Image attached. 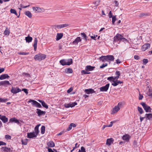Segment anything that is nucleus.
<instances>
[{"mask_svg": "<svg viewBox=\"0 0 152 152\" xmlns=\"http://www.w3.org/2000/svg\"><path fill=\"white\" fill-rule=\"evenodd\" d=\"M122 40L123 42L128 41L127 39L124 38V37L121 34H117L113 38V42H117L118 41H120Z\"/></svg>", "mask_w": 152, "mask_h": 152, "instance_id": "1", "label": "nucleus"}, {"mask_svg": "<svg viewBox=\"0 0 152 152\" xmlns=\"http://www.w3.org/2000/svg\"><path fill=\"white\" fill-rule=\"evenodd\" d=\"M59 62L63 66L70 65L73 63L72 60V58L69 59L68 60V62H66V60L63 59L61 60Z\"/></svg>", "mask_w": 152, "mask_h": 152, "instance_id": "2", "label": "nucleus"}, {"mask_svg": "<svg viewBox=\"0 0 152 152\" xmlns=\"http://www.w3.org/2000/svg\"><path fill=\"white\" fill-rule=\"evenodd\" d=\"M46 57V55L41 53H39L36 55L34 57V59L36 60L39 61L44 59Z\"/></svg>", "mask_w": 152, "mask_h": 152, "instance_id": "3", "label": "nucleus"}, {"mask_svg": "<svg viewBox=\"0 0 152 152\" xmlns=\"http://www.w3.org/2000/svg\"><path fill=\"white\" fill-rule=\"evenodd\" d=\"M140 104L142 105L146 112H151V109L150 107L147 105L145 103L142 102L140 103Z\"/></svg>", "mask_w": 152, "mask_h": 152, "instance_id": "4", "label": "nucleus"}, {"mask_svg": "<svg viewBox=\"0 0 152 152\" xmlns=\"http://www.w3.org/2000/svg\"><path fill=\"white\" fill-rule=\"evenodd\" d=\"M28 102V103L32 102V105H33L36 107L40 108L42 107L41 104L35 100L30 99Z\"/></svg>", "mask_w": 152, "mask_h": 152, "instance_id": "5", "label": "nucleus"}, {"mask_svg": "<svg viewBox=\"0 0 152 152\" xmlns=\"http://www.w3.org/2000/svg\"><path fill=\"white\" fill-rule=\"evenodd\" d=\"M110 83L107 84L105 86L101 87L99 88L100 91H107L109 88Z\"/></svg>", "mask_w": 152, "mask_h": 152, "instance_id": "6", "label": "nucleus"}, {"mask_svg": "<svg viewBox=\"0 0 152 152\" xmlns=\"http://www.w3.org/2000/svg\"><path fill=\"white\" fill-rule=\"evenodd\" d=\"M21 91V90L18 87H12V89L11 90V92L14 94H16Z\"/></svg>", "mask_w": 152, "mask_h": 152, "instance_id": "7", "label": "nucleus"}, {"mask_svg": "<svg viewBox=\"0 0 152 152\" xmlns=\"http://www.w3.org/2000/svg\"><path fill=\"white\" fill-rule=\"evenodd\" d=\"M32 9L34 11H35V12H40L44 11L43 9L38 7H33Z\"/></svg>", "mask_w": 152, "mask_h": 152, "instance_id": "8", "label": "nucleus"}, {"mask_svg": "<svg viewBox=\"0 0 152 152\" xmlns=\"http://www.w3.org/2000/svg\"><path fill=\"white\" fill-rule=\"evenodd\" d=\"M37 110L36 113L38 116H40L42 115L43 116L45 114V111H42L39 109H37Z\"/></svg>", "mask_w": 152, "mask_h": 152, "instance_id": "9", "label": "nucleus"}, {"mask_svg": "<svg viewBox=\"0 0 152 152\" xmlns=\"http://www.w3.org/2000/svg\"><path fill=\"white\" fill-rule=\"evenodd\" d=\"M69 26V25L67 24H62L59 25H55L54 27L56 29V28L58 29L61 28H63Z\"/></svg>", "mask_w": 152, "mask_h": 152, "instance_id": "10", "label": "nucleus"}, {"mask_svg": "<svg viewBox=\"0 0 152 152\" xmlns=\"http://www.w3.org/2000/svg\"><path fill=\"white\" fill-rule=\"evenodd\" d=\"M37 135L34 133V132L27 133V137L29 138H32L37 137Z\"/></svg>", "mask_w": 152, "mask_h": 152, "instance_id": "11", "label": "nucleus"}, {"mask_svg": "<svg viewBox=\"0 0 152 152\" xmlns=\"http://www.w3.org/2000/svg\"><path fill=\"white\" fill-rule=\"evenodd\" d=\"M150 47V44L149 43H146L142 47V51H145Z\"/></svg>", "mask_w": 152, "mask_h": 152, "instance_id": "12", "label": "nucleus"}, {"mask_svg": "<svg viewBox=\"0 0 152 152\" xmlns=\"http://www.w3.org/2000/svg\"><path fill=\"white\" fill-rule=\"evenodd\" d=\"M10 85V83L7 80H4L0 82V86L3 85L6 86L7 85Z\"/></svg>", "mask_w": 152, "mask_h": 152, "instance_id": "13", "label": "nucleus"}, {"mask_svg": "<svg viewBox=\"0 0 152 152\" xmlns=\"http://www.w3.org/2000/svg\"><path fill=\"white\" fill-rule=\"evenodd\" d=\"M95 68V66L88 65L86 67L85 70L87 71H92Z\"/></svg>", "mask_w": 152, "mask_h": 152, "instance_id": "14", "label": "nucleus"}, {"mask_svg": "<svg viewBox=\"0 0 152 152\" xmlns=\"http://www.w3.org/2000/svg\"><path fill=\"white\" fill-rule=\"evenodd\" d=\"M106 57L107 61H113L115 59L114 57L112 55H107Z\"/></svg>", "mask_w": 152, "mask_h": 152, "instance_id": "15", "label": "nucleus"}, {"mask_svg": "<svg viewBox=\"0 0 152 152\" xmlns=\"http://www.w3.org/2000/svg\"><path fill=\"white\" fill-rule=\"evenodd\" d=\"M1 149L2 152H9L11 150L10 148L4 147H2Z\"/></svg>", "mask_w": 152, "mask_h": 152, "instance_id": "16", "label": "nucleus"}, {"mask_svg": "<svg viewBox=\"0 0 152 152\" xmlns=\"http://www.w3.org/2000/svg\"><path fill=\"white\" fill-rule=\"evenodd\" d=\"M0 119H1L4 123H6L8 121V119L5 116H2L0 117Z\"/></svg>", "mask_w": 152, "mask_h": 152, "instance_id": "17", "label": "nucleus"}, {"mask_svg": "<svg viewBox=\"0 0 152 152\" xmlns=\"http://www.w3.org/2000/svg\"><path fill=\"white\" fill-rule=\"evenodd\" d=\"M37 42L38 40L37 38L36 37L34 39V43L33 44L34 50L35 51H36L37 50Z\"/></svg>", "mask_w": 152, "mask_h": 152, "instance_id": "18", "label": "nucleus"}, {"mask_svg": "<svg viewBox=\"0 0 152 152\" xmlns=\"http://www.w3.org/2000/svg\"><path fill=\"white\" fill-rule=\"evenodd\" d=\"M81 39H80V37H77L75 40L73 42V44L74 45H76L78 43L80 42H81Z\"/></svg>", "mask_w": 152, "mask_h": 152, "instance_id": "19", "label": "nucleus"}, {"mask_svg": "<svg viewBox=\"0 0 152 152\" xmlns=\"http://www.w3.org/2000/svg\"><path fill=\"white\" fill-rule=\"evenodd\" d=\"M85 91L87 94H92L93 93L95 92V91H94V90L93 89L91 88L85 89Z\"/></svg>", "mask_w": 152, "mask_h": 152, "instance_id": "20", "label": "nucleus"}, {"mask_svg": "<svg viewBox=\"0 0 152 152\" xmlns=\"http://www.w3.org/2000/svg\"><path fill=\"white\" fill-rule=\"evenodd\" d=\"M40 125V124L37 125L34 128V133L36 134V135H38V134L39 132V127Z\"/></svg>", "mask_w": 152, "mask_h": 152, "instance_id": "21", "label": "nucleus"}, {"mask_svg": "<svg viewBox=\"0 0 152 152\" xmlns=\"http://www.w3.org/2000/svg\"><path fill=\"white\" fill-rule=\"evenodd\" d=\"M150 15V14L148 12L141 13L139 15L140 17H145L146 16H148Z\"/></svg>", "mask_w": 152, "mask_h": 152, "instance_id": "22", "label": "nucleus"}, {"mask_svg": "<svg viewBox=\"0 0 152 152\" xmlns=\"http://www.w3.org/2000/svg\"><path fill=\"white\" fill-rule=\"evenodd\" d=\"M114 140L112 138H110L107 140L106 144L107 145H110L111 143H113Z\"/></svg>", "mask_w": 152, "mask_h": 152, "instance_id": "23", "label": "nucleus"}, {"mask_svg": "<svg viewBox=\"0 0 152 152\" xmlns=\"http://www.w3.org/2000/svg\"><path fill=\"white\" fill-rule=\"evenodd\" d=\"M10 77L7 74H3L1 75L0 76V80H2L6 79V78H8Z\"/></svg>", "mask_w": 152, "mask_h": 152, "instance_id": "24", "label": "nucleus"}, {"mask_svg": "<svg viewBox=\"0 0 152 152\" xmlns=\"http://www.w3.org/2000/svg\"><path fill=\"white\" fill-rule=\"evenodd\" d=\"M63 36V33H57L56 35V40H58L61 39Z\"/></svg>", "mask_w": 152, "mask_h": 152, "instance_id": "25", "label": "nucleus"}, {"mask_svg": "<svg viewBox=\"0 0 152 152\" xmlns=\"http://www.w3.org/2000/svg\"><path fill=\"white\" fill-rule=\"evenodd\" d=\"M146 118L148 120H152V113H146L145 115Z\"/></svg>", "mask_w": 152, "mask_h": 152, "instance_id": "26", "label": "nucleus"}, {"mask_svg": "<svg viewBox=\"0 0 152 152\" xmlns=\"http://www.w3.org/2000/svg\"><path fill=\"white\" fill-rule=\"evenodd\" d=\"M47 145L50 147H53L55 146V144L54 142L51 141L48 142L47 143Z\"/></svg>", "mask_w": 152, "mask_h": 152, "instance_id": "27", "label": "nucleus"}, {"mask_svg": "<svg viewBox=\"0 0 152 152\" xmlns=\"http://www.w3.org/2000/svg\"><path fill=\"white\" fill-rule=\"evenodd\" d=\"M120 108L119 107H118V106H115L113 109V113H111L112 114H113V113H116L120 110Z\"/></svg>", "mask_w": 152, "mask_h": 152, "instance_id": "28", "label": "nucleus"}, {"mask_svg": "<svg viewBox=\"0 0 152 152\" xmlns=\"http://www.w3.org/2000/svg\"><path fill=\"white\" fill-rule=\"evenodd\" d=\"M25 40L26 42L29 43L32 41V38L28 35L25 37Z\"/></svg>", "mask_w": 152, "mask_h": 152, "instance_id": "29", "label": "nucleus"}, {"mask_svg": "<svg viewBox=\"0 0 152 152\" xmlns=\"http://www.w3.org/2000/svg\"><path fill=\"white\" fill-rule=\"evenodd\" d=\"M25 14L30 18L32 17V14L29 11H26L25 12Z\"/></svg>", "mask_w": 152, "mask_h": 152, "instance_id": "30", "label": "nucleus"}, {"mask_svg": "<svg viewBox=\"0 0 152 152\" xmlns=\"http://www.w3.org/2000/svg\"><path fill=\"white\" fill-rule=\"evenodd\" d=\"M130 137L128 135H124L123 136L122 138L123 140L128 141L130 138Z\"/></svg>", "mask_w": 152, "mask_h": 152, "instance_id": "31", "label": "nucleus"}, {"mask_svg": "<svg viewBox=\"0 0 152 152\" xmlns=\"http://www.w3.org/2000/svg\"><path fill=\"white\" fill-rule=\"evenodd\" d=\"M10 33V31L7 28H6L4 32V34L5 35L8 36Z\"/></svg>", "mask_w": 152, "mask_h": 152, "instance_id": "32", "label": "nucleus"}, {"mask_svg": "<svg viewBox=\"0 0 152 152\" xmlns=\"http://www.w3.org/2000/svg\"><path fill=\"white\" fill-rule=\"evenodd\" d=\"M65 72L66 73H72V69L70 68H66L65 69Z\"/></svg>", "mask_w": 152, "mask_h": 152, "instance_id": "33", "label": "nucleus"}, {"mask_svg": "<svg viewBox=\"0 0 152 152\" xmlns=\"http://www.w3.org/2000/svg\"><path fill=\"white\" fill-rule=\"evenodd\" d=\"M99 59L102 61V62H104L105 60L107 61L106 56H102L101 57H100Z\"/></svg>", "mask_w": 152, "mask_h": 152, "instance_id": "34", "label": "nucleus"}, {"mask_svg": "<svg viewBox=\"0 0 152 152\" xmlns=\"http://www.w3.org/2000/svg\"><path fill=\"white\" fill-rule=\"evenodd\" d=\"M45 127L44 126H42L41 128V133L44 134L45 133Z\"/></svg>", "mask_w": 152, "mask_h": 152, "instance_id": "35", "label": "nucleus"}, {"mask_svg": "<svg viewBox=\"0 0 152 152\" xmlns=\"http://www.w3.org/2000/svg\"><path fill=\"white\" fill-rule=\"evenodd\" d=\"M81 73L83 75L89 74L91 73L90 72L86 71V70H82L81 71Z\"/></svg>", "mask_w": 152, "mask_h": 152, "instance_id": "36", "label": "nucleus"}, {"mask_svg": "<svg viewBox=\"0 0 152 152\" xmlns=\"http://www.w3.org/2000/svg\"><path fill=\"white\" fill-rule=\"evenodd\" d=\"M10 12L11 13L14 14L18 16L17 12L15 9H11L10 10Z\"/></svg>", "mask_w": 152, "mask_h": 152, "instance_id": "37", "label": "nucleus"}, {"mask_svg": "<svg viewBox=\"0 0 152 152\" xmlns=\"http://www.w3.org/2000/svg\"><path fill=\"white\" fill-rule=\"evenodd\" d=\"M46 109H48V105L44 101L41 104Z\"/></svg>", "mask_w": 152, "mask_h": 152, "instance_id": "38", "label": "nucleus"}, {"mask_svg": "<svg viewBox=\"0 0 152 152\" xmlns=\"http://www.w3.org/2000/svg\"><path fill=\"white\" fill-rule=\"evenodd\" d=\"M115 75H116V78H119L121 74L119 71H117L115 72Z\"/></svg>", "mask_w": 152, "mask_h": 152, "instance_id": "39", "label": "nucleus"}, {"mask_svg": "<svg viewBox=\"0 0 152 152\" xmlns=\"http://www.w3.org/2000/svg\"><path fill=\"white\" fill-rule=\"evenodd\" d=\"M137 109L138 111L139 112L140 114H142L143 113V110L141 107H140L138 106L137 107Z\"/></svg>", "mask_w": 152, "mask_h": 152, "instance_id": "40", "label": "nucleus"}, {"mask_svg": "<svg viewBox=\"0 0 152 152\" xmlns=\"http://www.w3.org/2000/svg\"><path fill=\"white\" fill-rule=\"evenodd\" d=\"M112 81L113 82V83H112V85L113 86H115L118 85L117 81L113 80Z\"/></svg>", "mask_w": 152, "mask_h": 152, "instance_id": "41", "label": "nucleus"}, {"mask_svg": "<svg viewBox=\"0 0 152 152\" xmlns=\"http://www.w3.org/2000/svg\"><path fill=\"white\" fill-rule=\"evenodd\" d=\"M18 54L20 55H27L29 54V53L24 52H20L18 53Z\"/></svg>", "mask_w": 152, "mask_h": 152, "instance_id": "42", "label": "nucleus"}, {"mask_svg": "<svg viewBox=\"0 0 152 152\" xmlns=\"http://www.w3.org/2000/svg\"><path fill=\"white\" fill-rule=\"evenodd\" d=\"M112 18V23L113 24H114L115 21L116 20V16H113Z\"/></svg>", "mask_w": 152, "mask_h": 152, "instance_id": "43", "label": "nucleus"}, {"mask_svg": "<svg viewBox=\"0 0 152 152\" xmlns=\"http://www.w3.org/2000/svg\"><path fill=\"white\" fill-rule=\"evenodd\" d=\"M8 100L7 99H3L1 98H0V102H5Z\"/></svg>", "mask_w": 152, "mask_h": 152, "instance_id": "44", "label": "nucleus"}, {"mask_svg": "<svg viewBox=\"0 0 152 152\" xmlns=\"http://www.w3.org/2000/svg\"><path fill=\"white\" fill-rule=\"evenodd\" d=\"M22 144L23 145H26L27 144V139H26L24 141L23 140H21Z\"/></svg>", "mask_w": 152, "mask_h": 152, "instance_id": "45", "label": "nucleus"}, {"mask_svg": "<svg viewBox=\"0 0 152 152\" xmlns=\"http://www.w3.org/2000/svg\"><path fill=\"white\" fill-rule=\"evenodd\" d=\"M81 34L82 37H83L84 38L86 39V40L87 37L86 34L84 33H82Z\"/></svg>", "mask_w": 152, "mask_h": 152, "instance_id": "46", "label": "nucleus"}, {"mask_svg": "<svg viewBox=\"0 0 152 152\" xmlns=\"http://www.w3.org/2000/svg\"><path fill=\"white\" fill-rule=\"evenodd\" d=\"M77 103L76 102H74L72 103V104L70 103V107H72L77 105Z\"/></svg>", "mask_w": 152, "mask_h": 152, "instance_id": "47", "label": "nucleus"}, {"mask_svg": "<svg viewBox=\"0 0 152 152\" xmlns=\"http://www.w3.org/2000/svg\"><path fill=\"white\" fill-rule=\"evenodd\" d=\"M22 91H23L26 94H28V90L26 88H23L22 90Z\"/></svg>", "mask_w": 152, "mask_h": 152, "instance_id": "48", "label": "nucleus"}, {"mask_svg": "<svg viewBox=\"0 0 152 152\" xmlns=\"http://www.w3.org/2000/svg\"><path fill=\"white\" fill-rule=\"evenodd\" d=\"M5 138L7 140H10L11 139V137L10 135H6L5 136Z\"/></svg>", "mask_w": 152, "mask_h": 152, "instance_id": "49", "label": "nucleus"}, {"mask_svg": "<svg viewBox=\"0 0 152 152\" xmlns=\"http://www.w3.org/2000/svg\"><path fill=\"white\" fill-rule=\"evenodd\" d=\"M15 117L11 118L10 119L9 122L11 123L15 122Z\"/></svg>", "mask_w": 152, "mask_h": 152, "instance_id": "50", "label": "nucleus"}, {"mask_svg": "<svg viewBox=\"0 0 152 152\" xmlns=\"http://www.w3.org/2000/svg\"><path fill=\"white\" fill-rule=\"evenodd\" d=\"M107 63H105V64H102V65L100 66V68L102 69L105 66H107Z\"/></svg>", "mask_w": 152, "mask_h": 152, "instance_id": "51", "label": "nucleus"}, {"mask_svg": "<svg viewBox=\"0 0 152 152\" xmlns=\"http://www.w3.org/2000/svg\"><path fill=\"white\" fill-rule=\"evenodd\" d=\"M64 106L66 108H69L70 107V103L65 104H64Z\"/></svg>", "mask_w": 152, "mask_h": 152, "instance_id": "52", "label": "nucleus"}, {"mask_svg": "<svg viewBox=\"0 0 152 152\" xmlns=\"http://www.w3.org/2000/svg\"><path fill=\"white\" fill-rule=\"evenodd\" d=\"M23 75L24 76H26V77H28L30 76V75L28 73H23Z\"/></svg>", "mask_w": 152, "mask_h": 152, "instance_id": "53", "label": "nucleus"}, {"mask_svg": "<svg viewBox=\"0 0 152 152\" xmlns=\"http://www.w3.org/2000/svg\"><path fill=\"white\" fill-rule=\"evenodd\" d=\"M143 63L145 64L148 62V61L147 59H144L143 60Z\"/></svg>", "mask_w": 152, "mask_h": 152, "instance_id": "54", "label": "nucleus"}, {"mask_svg": "<svg viewBox=\"0 0 152 152\" xmlns=\"http://www.w3.org/2000/svg\"><path fill=\"white\" fill-rule=\"evenodd\" d=\"M80 151L81 152H86L85 149L84 147H81Z\"/></svg>", "mask_w": 152, "mask_h": 152, "instance_id": "55", "label": "nucleus"}, {"mask_svg": "<svg viewBox=\"0 0 152 152\" xmlns=\"http://www.w3.org/2000/svg\"><path fill=\"white\" fill-rule=\"evenodd\" d=\"M99 1H98L94 2V4L96 5V6H97L99 4Z\"/></svg>", "mask_w": 152, "mask_h": 152, "instance_id": "56", "label": "nucleus"}, {"mask_svg": "<svg viewBox=\"0 0 152 152\" xmlns=\"http://www.w3.org/2000/svg\"><path fill=\"white\" fill-rule=\"evenodd\" d=\"M113 15L111 11H110L109 13V17L110 18H111L113 17Z\"/></svg>", "mask_w": 152, "mask_h": 152, "instance_id": "57", "label": "nucleus"}, {"mask_svg": "<svg viewBox=\"0 0 152 152\" xmlns=\"http://www.w3.org/2000/svg\"><path fill=\"white\" fill-rule=\"evenodd\" d=\"M72 126H71V124H70L69 126V127H68L67 128V130L68 131H70V130H71L72 129Z\"/></svg>", "mask_w": 152, "mask_h": 152, "instance_id": "58", "label": "nucleus"}, {"mask_svg": "<svg viewBox=\"0 0 152 152\" xmlns=\"http://www.w3.org/2000/svg\"><path fill=\"white\" fill-rule=\"evenodd\" d=\"M15 122L18 125H20V124L19 120L16 119V118L15 120Z\"/></svg>", "mask_w": 152, "mask_h": 152, "instance_id": "59", "label": "nucleus"}, {"mask_svg": "<svg viewBox=\"0 0 152 152\" xmlns=\"http://www.w3.org/2000/svg\"><path fill=\"white\" fill-rule=\"evenodd\" d=\"M73 90V88L71 87L67 91V92L68 93H70Z\"/></svg>", "mask_w": 152, "mask_h": 152, "instance_id": "60", "label": "nucleus"}, {"mask_svg": "<svg viewBox=\"0 0 152 152\" xmlns=\"http://www.w3.org/2000/svg\"><path fill=\"white\" fill-rule=\"evenodd\" d=\"M6 144V143L3 141H0V146L1 145H5Z\"/></svg>", "mask_w": 152, "mask_h": 152, "instance_id": "61", "label": "nucleus"}, {"mask_svg": "<svg viewBox=\"0 0 152 152\" xmlns=\"http://www.w3.org/2000/svg\"><path fill=\"white\" fill-rule=\"evenodd\" d=\"M134 59L136 60H138L140 58L139 56L137 55H135L134 56Z\"/></svg>", "mask_w": 152, "mask_h": 152, "instance_id": "62", "label": "nucleus"}, {"mask_svg": "<svg viewBox=\"0 0 152 152\" xmlns=\"http://www.w3.org/2000/svg\"><path fill=\"white\" fill-rule=\"evenodd\" d=\"M113 76H111L108 77L107 78V80L109 81H111L113 80Z\"/></svg>", "mask_w": 152, "mask_h": 152, "instance_id": "63", "label": "nucleus"}, {"mask_svg": "<svg viewBox=\"0 0 152 152\" xmlns=\"http://www.w3.org/2000/svg\"><path fill=\"white\" fill-rule=\"evenodd\" d=\"M48 150L49 152H54L51 148H48Z\"/></svg>", "mask_w": 152, "mask_h": 152, "instance_id": "64", "label": "nucleus"}]
</instances>
